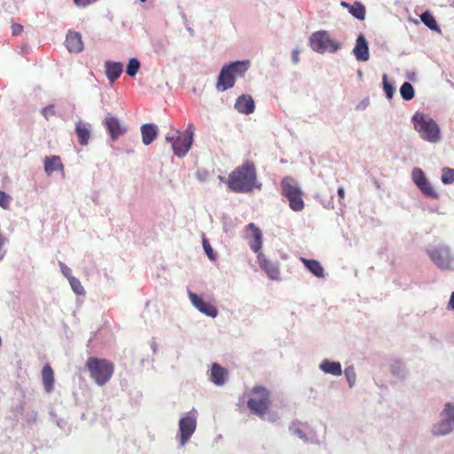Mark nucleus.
Masks as SVG:
<instances>
[{
	"mask_svg": "<svg viewBox=\"0 0 454 454\" xmlns=\"http://www.w3.org/2000/svg\"><path fill=\"white\" fill-rule=\"evenodd\" d=\"M229 188L238 192H251L256 186V167L251 161L243 162L229 176Z\"/></svg>",
	"mask_w": 454,
	"mask_h": 454,
	"instance_id": "1",
	"label": "nucleus"
},
{
	"mask_svg": "<svg viewBox=\"0 0 454 454\" xmlns=\"http://www.w3.org/2000/svg\"><path fill=\"white\" fill-rule=\"evenodd\" d=\"M271 403V393L266 387L254 386L249 390L247 405L255 416L264 417L265 414L270 412Z\"/></svg>",
	"mask_w": 454,
	"mask_h": 454,
	"instance_id": "2",
	"label": "nucleus"
},
{
	"mask_svg": "<svg viewBox=\"0 0 454 454\" xmlns=\"http://www.w3.org/2000/svg\"><path fill=\"white\" fill-rule=\"evenodd\" d=\"M85 366L90 378L98 386H104V384L110 381L115 368L111 360L97 358V356H89Z\"/></svg>",
	"mask_w": 454,
	"mask_h": 454,
	"instance_id": "3",
	"label": "nucleus"
},
{
	"mask_svg": "<svg viewBox=\"0 0 454 454\" xmlns=\"http://www.w3.org/2000/svg\"><path fill=\"white\" fill-rule=\"evenodd\" d=\"M250 67L249 60H237L223 66L217 78V90H226L235 84V75H244Z\"/></svg>",
	"mask_w": 454,
	"mask_h": 454,
	"instance_id": "4",
	"label": "nucleus"
},
{
	"mask_svg": "<svg viewBox=\"0 0 454 454\" xmlns=\"http://www.w3.org/2000/svg\"><path fill=\"white\" fill-rule=\"evenodd\" d=\"M412 121L415 129L424 140L429 141V143H438L441 140L440 127L434 119L425 115V114L416 113Z\"/></svg>",
	"mask_w": 454,
	"mask_h": 454,
	"instance_id": "5",
	"label": "nucleus"
},
{
	"mask_svg": "<svg viewBox=\"0 0 454 454\" xmlns=\"http://www.w3.org/2000/svg\"><path fill=\"white\" fill-rule=\"evenodd\" d=\"M176 135L168 134L165 137V139L171 143L174 154L182 158V156H184L189 153L192 147L194 136V127L192 124H188L184 134H181L180 131H176Z\"/></svg>",
	"mask_w": 454,
	"mask_h": 454,
	"instance_id": "6",
	"label": "nucleus"
},
{
	"mask_svg": "<svg viewBox=\"0 0 454 454\" xmlns=\"http://www.w3.org/2000/svg\"><path fill=\"white\" fill-rule=\"evenodd\" d=\"M310 48L317 52H336L340 49V43L332 40L330 34L325 30H319L312 34L310 40Z\"/></svg>",
	"mask_w": 454,
	"mask_h": 454,
	"instance_id": "7",
	"label": "nucleus"
},
{
	"mask_svg": "<svg viewBox=\"0 0 454 454\" xmlns=\"http://www.w3.org/2000/svg\"><path fill=\"white\" fill-rule=\"evenodd\" d=\"M441 420L434 425L433 433L434 435H444L453 431L454 427V404L448 402L441 413Z\"/></svg>",
	"mask_w": 454,
	"mask_h": 454,
	"instance_id": "8",
	"label": "nucleus"
},
{
	"mask_svg": "<svg viewBox=\"0 0 454 454\" xmlns=\"http://www.w3.org/2000/svg\"><path fill=\"white\" fill-rule=\"evenodd\" d=\"M431 260L438 268L453 270L454 257L450 254V249L447 246L434 247L428 250Z\"/></svg>",
	"mask_w": 454,
	"mask_h": 454,
	"instance_id": "9",
	"label": "nucleus"
},
{
	"mask_svg": "<svg viewBox=\"0 0 454 454\" xmlns=\"http://www.w3.org/2000/svg\"><path fill=\"white\" fill-rule=\"evenodd\" d=\"M197 411L192 409L179 421V442L181 446H184L187 441L190 440L197 427Z\"/></svg>",
	"mask_w": 454,
	"mask_h": 454,
	"instance_id": "10",
	"label": "nucleus"
},
{
	"mask_svg": "<svg viewBox=\"0 0 454 454\" xmlns=\"http://www.w3.org/2000/svg\"><path fill=\"white\" fill-rule=\"evenodd\" d=\"M245 238L247 239L251 249L260 254V249L262 246V234L254 223H248L245 228Z\"/></svg>",
	"mask_w": 454,
	"mask_h": 454,
	"instance_id": "11",
	"label": "nucleus"
},
{
	"mask_svg": "<svg viewBox=\"0 0 454 454\" xmlns=\"http://www.w3.org/2000/svg\"><path fill=\"white\" fill-rule=\"evenodd\" d=\"M281 188L284 196L289 200H298L303 196V192L297 182L292 176H286L281 181Z\"/></svg>",
	"mask_w": 454,
	"mask_h": 454,
	"instance_id": "12",
	"label": "nucleus"
},
{
	"mask_svg": "<svg viewBox=\"0 0 454 454\" xmlns=\"http://www.w3.org/2000/svg\"><path fill=\"white\" fill-rule=\"evenodd\" d=\"M257 260L260 268L266 272L267 276L270 277V279H279L280 270L278 263L272 262V261L268 260L264 254L262 253L258 254Z\"/></svg>",
	"mask_w": 454,
	"mask_h": 454,
	"instance_id": "13",
	"label": "nucleus"
},
{
	"mask_svg": "<svg viewBox=\"0 0 454 454\" xmlns=\"http://www.w3.org/2000/svg\"><path fill=\"white\" fill-rule=\"evenodd\" d=\"M189 297L192 305L195 306L197 309L208 317H217L218 309L215 306L212 305V303L205 301L203 298H200L198 294H192V292L189 294Z\"/></svg>",
	"mask_w": 454,
	"mask_h": 454,
	"instance_id": "14",
	"label": "nucleus"
},
{
	"mask_svg": "<svg viewBox=\"0 0 454 454\" xmlns=\"http://www.w3.org/2000/svg\"><path fill=\"white\" fill-rule=\"evenodd\" d=\"M104 124L106 127L113 140L118 139L120 136L124 135V133L127 131V128L122 126L121 121L113 115H106L104 121Z\"/></svg>",
	"mask_w": 454,
	"mask_h": 454,
	"instance_id": "15",
	"label": "nucleus"
},
{
	"mask_svg": "<svg viewBox=\"0 0 454 454\" xmlns=\"http://www.w3.org/2000/svg\"><path fill=\"white\" fill-rule=\"evenodd\" d=\"M66 46L69 52H81L84 49L81 33L69 30L66 35Z\"/></svg>",
	"mask_w": 454,
	"mask_h": 454,
	"instance_id": "16",
	"label": "nucleus"
},
{
	"mask_svg": "<svg viewBox=\"0 0 454 454\" xmlns=\"http://www.w3.org/2000/svg\"><path fill=\"white\" fill-rule=\"evenodd\" d=\"M353 52L357 60L365 61L369 59V45L363 34H360V35L356 37V42L353 49Z\"/></svg>",
	"mask_w": 454,
	"mask_h": 454,
	"instance_id": "17",
	"label": "nucleus"
},
{
	"mask_svg": "<svg viewBox=\"0 0 454 454\" xmlns=\"http://www.w3.org/2000/svg\"><path fill=\"white\" fill-rule=\"evenodd\" d=\"M234 108L237 109L239 113L251 114L255 108L254 101L248 94H242L237 98Z\"/></svg>",
	"mask_w": 454,
	"mask_h": 454,
	"instance_id": "18",
	"label": "nucleus"
},
{
	"mask_svg": "<svg viewBox=\"0 0 454 454\" xmlns=\"http://www.w3.org/2000/svg\"><path fill=\"white\" fill-rule=\"evenodd\" d=\"M105 72L110 82H116L122 74L123 65L121 62H113V60H106L105 63Z\"/></svg>",
	"mask_w": 454,
	"mask_h": 454,
	"instance_id": "19",
	"label": "nucleus"
},
{
	"mask_svg": "<svg viewBox=\"0 0 454 454\" xmlns=\"http://www.w3.org/2000/svg\"><path fill=\"white\" fill-rule=\"evenodd\" d=\"M228 372L224 367L219 365L218 363H214L211 364V372H210V380L217 386H221V384H224L227 380Z\"/></svg>",
	"mask_w": 454,
	"mask_h": 454,
	"instance_id": "20",
	"label": "nucleus"
},
{
	"mask_svg": "<svg viewBox=\"0 0 454 454\" xmlns=\"http://www.w3.org/2000/svg\"><path fill=\"white\" fill-rule=\"evenodd\" d=\"M44 170L47 175H52L54 171H64V163L61 161L59 155H51L44 159Z\"/></svg>",
	"mask_w": 454,
	"mask_h": 454,
	"instance_id": "21",
	"label": "nucleus"
},
{
	"mask_svg": "<svg viewBox=\"0 0 454 454\" xmlns=\"http://www.w3.org/2000/svg\"><path fill=\"white\" fill-rule=\"evenodd\" d=\"M142 141L145 145H150L156 139L158 128L156 124L145 123L141 127Z\"/></svg>",
	"mask_w": 454,
	"mask_h": 454,
	"instance_id": "22",
	"label": "nucleus"
},
{
	"mask_svg": "<svg viewBox=\"0 0 454 454\" xmlns=\"http://www.w3.org/2000/svg\"><path fill=\"white\" fill-rule=\"evenodd\" d=\"M43 377V385L47 393H51L54 387L55 377L54 372L50 365V364H46L42 371Z\"/></svg>",
	"mask_w": 454,
	"mask_h": 454,
	"instance_id": "23",
	"label": "nucleus"
},
{
	"mask_svg": "<svg viewBox=\"0 0 454 454\" xmlns=\"http://www.w3.org/2000/svg\"><path fill=\"white\" fill-rule=\"evenodd\" d=\"M75 132L78 137V141L81 145H88L90 137V126L89 123H84L82 121H78L75 123Z\"/></svg>",
	"mask_w": 454,
	"mask_h": 454,
	"instance_id": "24",
	"label": "nucleus"
},
{
	"mask_svg": "<svg viewBox=\"0 0 454 454\" xmlns=\"http://www.w3.org/2000/svg\"><path fill=\"white\" fill-rule=\"evenodd\" d=\"M341 5L347 7L348 9V12L351 13L355 18L359 20L365 19L366 9L363 3L355 2L354 4H348L342 2Z\"/></svg>",
	"mask_w": 454,
	"mask_h": 454,
	"instance_id": "25",
	"label": "nucleus"
},
{
	"mask_svg": "<svg viewBox=\"0 0 454 454\" xmlns=\"http://www.w3.org/2000/svg\"><path fill=\"white\" fill-rule=\"evenodd\" d=\"M301 261L305 267L309 269V270L312 272L315 276L320 278L325 277L324 269L319 261L304 259V257H301Z\"/></svg>",
	"mask_w": 454,
	"mask_h": 454,
	"instance_id": "26",
	"label": "nucleus"
},
{
	"mask_svg": "<svg viewBox=\"0 0 454 454\" xmlns=\"http://www.w3.org/2000/svg\"><path fill=\"white\" fill-rule=\"evenodd\" d=\"M320 368L322 369V371L325 372V373H329L333 375L342 374L341 365L339 362H329V360H325L321 364Z\"/></svg>",
	"mask_w": 454,
	"mask_h": 454,
	"instance_id": "27",
	"label": "nucleus"
},
{
	"mask_svg": "<svg viewBox=\"0 0 454 454\" xmlns=\"http://www.w3.org/2000/svg\"><path fill=\"white\" fill-rule=\"evenodd\" d=\"M420 20L430 29L433 30H439V26L437 25L436 19L428 12V11H426L424 13L420 14Z\"/></svg>",
	"mask_w": 454,
	"mask_h": 454,
	"instance_id": "28",
	"label": "nucleus"
},
{
	"mask_svg": "<svg viewBox=\"0 0 454 454\" xmlns=\"http://www.w3.org/2000/svg\"><path fill=\"white\" fill-rule=\"evenodd\" d=\"M401 97L403 100L409 101L411 100L412 98H414L415 90L411 85V83L406 82H403L401 86Z\"/></svg>",
	"mask_w": 454,
	"mask_h": 454,
	"instance_id": "29",
	"label": "nucleus"
},
{
	"mask_svg": "<svg viewBox=\"0 0 454 454\" xmlns=\"http://www.w3.org/2000/svg\"><path fill=\"white\" fill-rule=\"evenodd\" d=\"M426 175L424 174L423 170L421 168H415L411 172V178L414 182V184L417 185L418 188L421 189L425 179Z\"/></svg>",
	"mask_w": 454,
	"mask_h": 454,
	"instance_id": "30",
	"label": "nucleus"
},
{
	"mask_svg": "<svg viewBox=\"0 0 454 454\" xmlns=\"http://www.w3.org/2000/svg\"><path fill=\"white\" fill-rule=\"evenodd\" d=\"M139 67H140V63H139L138 59H130L128 63L126 72L129 76H135L137 74Z\"/></svg>",
	"mask_w": 454,
	"mask_h": 454,
	"instance_id": "31",
	"label": "nucleus"
},
{
	"mask_svg": "<svg viewBox=\"0 0 454 454\" xmlns=\"http://www.w3.org/2000/svg\"><path fill=\"white\" fill-rule=\"evenodd\" d=\"M202 247L208 259L211 261H215L216 254L214 252L208 239L205 237L202 238Z\"/></svg>",
	"mask_w": 454,
	"mask_h": 454,
	"instance_id": "32",
	"label": "nucleus"
},
{
	"mask_svg": "<svg viewBox=\"0 0 454 454\" xmlns=\"http://www.w3.org/2000/svg\"><path fill=\"white\" fill-rule=\"evenodd\" d=\"M70 286H72L73 291L79 295L84 294V289L78 278H75V277L72 276L70 277L69 281Z\"/></svg>",
	"mask_w": 454,
	"mask_h": 454,
	"instance_id": "33",
	"label": "nucleus"
},
{
	"mask_svg": "<svg viewBox=\"0 0 454 454\" xmlns=\"http://www.w3.org/2000/svg\"><path fill=\"white\" fill-rule=\"evenodd\" d=\"M383 90H385V94L387 98H393L395 87L392 83L388 82L387 74H383Z\"/></svg>",
	"mask_w": 454,
	"mask_h": 454,
	"instance_id": "34",
	"label": "nucleus"
},
{
	"mask_svg": "<svg viewBox=\"0 0 454 454\" xmlns=\"http://www.w3.org/2000/svg\"><path fill=\"white\" fill-rule=\"evenodd\" d=\"M442 180L443 183L454 182V168L444 167L442 173Z\"/></svg>",
	"mask_w": 454,
	"mask_h": 454,
	"instance_id": "35",
	"label": "nucleus"
},
{
	"mask_svg": "<svg viewBox=\"0 0 454 454\" xmlns=\"http://www.w3.org/2000/svg\"><path fill=\"white\" fill-rule=\"evenodd\" d=\"M420 190L426 196H429V197H436L437 196L436 192H434V189L430 184V183L428 182L427 177L425 178V182L423 183V185Z\"/></svg>",
	"mask_w": 454,
	"mask_h": 454,
	"instance_id": "36",
	"label": "nucleus"
},
{
	"mask_svg": "<svg viewBox=\"0 0 454 454\" xmlns=\"http://www.w3.org/2000/svg\"><path fill=\"white\" fill-rule=\"evenodd\" d=\"M345 376L347 378L349 387L355 386L356 374L355 372L353 366H349L345 369Z\"/></svg>",
	"mask_w": 454,
	"mask_h": 454,
	"instance_id": "37",
	"label": "nucleus"
},
{
	"mask_svg": "<svg viewBox=\"0 0 454 454\" xmlns=\"http://www.w3.org/2000/svg\"><path fill=\"white\" fill-rule=\"evenodd\" d=\"M42 114L46 118V120H49L50 117L54 116V114H56L55 106H46V107L42 109Z\"/></svg>",
	"mask_w": 454,
	"mask_h": 454,
	"instance_id": "38",
	"label": "nucleus"
},
{
	"mask_svg": "<svg viewBox=\"0 0 454 454\" xmlns=\"http://www.w3.org/2000/svg\"><path fill=\"white\" fill-rule=\"evenodd\" d=\"M289 206L294 211H300L304 207V200H288Z\"/></svg>",
	"mask_w": 454,
	"mask_h": 454,
	"instance_id": "39",
	"label": "nucleus"
},
{
	"mask_svg": "<svg viewBox=\"0 0 454 454\" xmlns=\"http://www.w3.org/2000/svg\"><path fill=\"white\" fill-rule=\"evenodd\" d=\"M23 33V26L20 24H12V34L14 35V36H18V35H20Z\"/></svg>",
	"mask_w": 454,
	"mask_h": 454,
	"instance_id": "40",
	"label": "nucleus"
},
{
	"mask_svg": "<svg viewBox=\"0 0 454 454\" xmlns=\"http://www.w3.org/2000/svg\"><path fill=\"white\" fill-rule=\"evenodd\" d=\"M60 268H61L63 275L66 276L68 278V280L70 281V277H73L71 269L67 267V265L64 263H60Z\"/></svg>",
	"mask_w": 454,
	"mask_h": 454,
	"instance_id": "41",
	"label": "nucleus"
},
{
	"mask_svg": "<svg viewBox=\"0 0 454 454\" xmlns=\"http://www.w3.org/2000/svg\"><path fill=\"white\" fill-rule=\"evenodd\" d=\"M94 1H97V0H74V4L77 6H82V7L88 6V4L94 3Z\"/></svg>",
	"mask_w": 454,
	"mask_h": 454,
	"instance_id": "42",
	"label": "nucleus"
},
{
	"mask_svg": "<svg viewBox=\"0 0 454 454\" xmlns=\"http://www.w3.org/2000/svg\"><path fill=\"white\" fill-rule=\"evenodd\" d=\"M5 242V238L0 233V260H3L4 252H3V247Z\"/></svg>",
	"mask_w": 454,
	"mask_h": 454,
	"instance_id": "43",
	"label": "nucleus"
},
{
	"mask_svg": "<svg viewBox=\"0 0 454 454\" xmlns=\"http://www.w3.org/2000/svg\"><path fill=\"white\" fill-rule=\"evenodd\" d=\"M292 59H293V63H294V64L299 63V51H297V49H294L292 51Z\"/></svg>",
	"mask_w": 454,
	"mask_h": 454,
	"instance_id": "44",
	"label": "nucleus"
},
{
	"mask_svg": "<svg viewBox=\"0 0 454 454\" xmlns=\"http://www.w3.org/2000/svg\"><path fill=\"white\" fill-rule=\"evenodd\" d=\"M294 432L295 434H297L301 439H306L305 434H303V432L301 430H299V428H296Z\"/></svg>",
	"mask_w": 454,
	"mask_h": 454,
	"instance_id": "45",
	"label": "nucleus"
},
{
	"mask_svg": "<svg viewBox=\"0 0 454 454\" xmlns=\"http://www.w3.org/2000/svg\"><path fill=\"white\" fill-rule=\"evenodd\" d=\"M449 306H450L452 309H454V291H453V292L451 293V294H450Z\"/></svg>",
	"mask_w": 454,
	"mask_h": 454,
	"instance_id": "46",
	"label": "nucleus"
},
{
	"mask_svg": "<svg viewBox=\"0 0 454 454\" xmlns=\"http://www.w3.org/2000/svg\"><path fill=\"white\" fill-rule=\"evenodd\" d=\"M9 201L10 200H0V207L6 208L9 204Z\"/></svg>",
	"mask_w": 454,
	"mask_h": 454,
	"instance_id": "47",
	"label": "nucleus"
},
{
	"mask_svg": "<svg viewBox=\"0 0 454 454\" xmlns=\"http://www.w3.org/2000/svg\"><path fill=\"white\" fill-rule=\"evenodd\" d=\"M4 198H9L6 192L0 191V200H4Z\"/></svg>",
	"mask_w": 454,
	"mask_h": 454,
	"instance_id": "48",
	"label": "nucleus"
},
{
	"mask_svg": "<svg viewBox=\"0 0 454 454\" xmlns=\"http://www.w3.org/2000/svg\"><path fill=\"white\" fill-rule=\"evenodd\" d=\"M338 193H339V196L340 197H343L344 196V193H345V191L343 188H339L338 189Z\"/></svg>",
	"mask_w": 454,
	"mask_h": 454,
	"instance_id": "49",
	"label": "nucleus"
},
{
	"mask_svg": "<svg viewBox=\"0 0 454 454\" xmlns=\"http://www.w3.org/2000/svg\"><path fill=\"white\" fill-rule=\"evenodd\" d=\"M2 344V340H1V337H0V345Z\"/></svg>",
	"mask_w": 454,
	"mask_h": 454,
	"instance_id": "50",
	"label": "nucleus"
},
{
	"mask_svg": "<svg viewBox=\"0 0 454 454\" xmlns=\"http://www.w3.org/2000/svg\"><path fill=\"white\" fill-rule=\"evenodd\" d=\"M141 1H146V0H141Z\"/></svg>",
	"mask_w": 454,
	"mask_h": 454,
	"instance_id": "51",
	"label": "nucleus"
}]
</instances>
